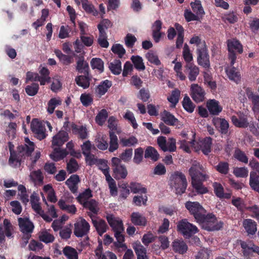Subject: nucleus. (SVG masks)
I'll return each mask as SVG.
<instances>
[{
    "mask_svg": "<svg viewBox=\"0 0 259 259\" xmlns=\"http://www.w3.org/2000/svg\"><path fill=\"white\" fill-rule=\"evenodd\" d=\"M76 69L80 73L88 74L89 66L88 63L84 60L83 57H79L77 61Z\"/></svg>",
    "mask_w": 259,
    "mask_h": 259,
    "instance_id": "nucleus-36",
    "label": "nucleus"
},
{
    "mask_svg": "<svg viewBox=\"0 0 259 259\" xmlns=\"http://www.w3.org/2000/svg\"><path fill=\"white\" fill-rule=\"evenodd\" d=\"M18 223L20 230L23 233L32 232L34 226L28 219L20 218L18 219Z\"/></svg>",
    "mask_w": 259,
    "mask_h": 259,
    "instance_id": "nucleus-18",
    "label": "nucleus"
},
{
    "mask_svg": "<svg viewBox=\"0 0 259 259\" xmlns=\"http://www.w3.org/2000/svg\"><path fill=\"white\" fill-rule=\"evenodd\" d=\"M131 220L136 226H145L147 224V219L139 212H133L131 215Z\"/></svg>",
    "mask_w": 259,
    "mask_h": 259,
    "instance_id": "nucleus-22",
    "label": "nucleus"
},
{
    "mask_svg": "<svg viewBox=\"0 0 259 259\" xmlns=\"http://www.w3.org/2000/svg\"><path fill=\"white\" fill-rule=\"evenodd\" d=\"M92 196V191L90 189H87L83 192L80 193L76 197V199L78 202L82 205L89 201Z\"/></svg>",
    "mask_w": 259,
    "mask_h": 259,
    "instance_id": "nucleus-39",
    "label": "nucleus"
},
{
    "mask_svg": "<svg viewBox=\"0 0 259 259\" xmlns=\"http://www.w3.org/2000/svg\"><path fill=\"white\" fill-rule=\"evenodd\" d=\"M190 4L193 12L196 14L201 16L204 14L201 2L199 0H195V2H191Z\"/></svg>",
    "mask_w": 259,
    "mask_h": 259,
    "instance_id": "nucleus-54",
    "label": "nucleus"
},
{
    "mask_svg": "<svg viewBox=\"0 0 259 259\" xmlns=\"http://www.w3.org/2000/svg\"><path fill=\"white\" fill-rule=\"evenodd\" d=\"M183 56L187 63H191V61L193 60V56L190 52L189 47L187 44H185L184 46Z\"/></svg>",
    "mask_w": 259,
    "mask_h": 259,
    "instance_id": "nucleus-64",
    "label": "nucleus"
},
{
    "mask_svg": "<svg viewBox=\"0 0 259 259\" xmlns=\"http://www.w3.org/2000/svg\"><path fill=\"white\" fill-rule=\"evenodd\" d=\"M177 227L178 231L186 237H190L198 231L197 227L189 223L186 219L180 221Z\"/></svg>",
    "mask_w": 259,
    "mask_h": 259,
    "instance_id": "nucleus-6",
    "label": "nucleus"
},
{
    "mask_svg": "<svg viewBox=\"0 0 259 259\" xmlns=\"http://www.w3.org/2000/svg\"><path fill=\"white\" fill-rule=\"evenodd\" d=\"M111 166L113 176L115 179H124L126 177L127 170L125 166L121 164L120 159L118 157H113L111 159Z\"/></svg>",
    "mask_w": 259,
    "mask_h": 259,
    "instance_id": "nucleus-4",
    "label": "nucleus"
},
{
    "mask_svg": "<svg viewBox=\"0 0 259 259\" xmlns=\"http://www.w3.org/2000/svg\"><path fill=\"white\" fill-rule=\"evenodd\" d=\"M227 46L229 51V57L231 60V65L233 66L236 59L234 51L241 54L243 52L242 46L240 42L236 39H231L227 40Z\"/></svg>",
    "mask_w": 259,
    "mask_h": 259,
    "instance_id": "nucleus-5",
    "label": "nucleus"
},
{
    "mask_svg": "<svg viewBox=\"0 0 259 259\" xmlns=\"http://www.w3.org/2000/svg\"><path fill=\"white\" fill-rule=\"evenodd\" d=\"M243 226L246 232L249 234H254L257 230L256 223L252 220H245Z\"/></svg>",
    "mask_w": 259,
    "mask_h": 259,
    "instance_id": "nucleus-40",
    "label": "nucleus"
},
{
    "mask_svg": "<svg viewBox=\"0 0 259 259\" xmlns=\"http://www.w3.org/2000/svg\"><path fill=\"white\" fill-rule=\"evenodd\" d=\"M245 92L248 99L251 101L253 106V109H259V95L255 94L249 88H246Z\"/></svg>",
    "mask_w": 259,
    "mask_h": 259,
    "instance_id": "nucleus-26",
    "label": "nucleus"
},
{
    "mask_svg": "<svg viewBox=\"0 0 259 259\" xmlns=\"http://www.w3.org/2000/svg\"><path fill=\"white\" fill-rule=\"evenodd\" d=\"M143 149L141 148H138L135 150L134 156L133 161L137 164H139L143 160Z\"/></svg>",
    "mask_w": 259,
    "mask_h": 259,
    "instance_id": "nucleus-61",
    "label": "nucleus"
},
{
    "mask_svg": "<svg viewBox=\"0 0 259 259\" xmlns=\"http://www.w3.org/2000/svg\"><path fill=\"white\" fill-rule=\"evenodd\" d=\"M185 207L193 214L195 220L197 222L201 218L205 210L198 202L187 201L185 203Z\"/></svg>",
    "mask_w": 259,
    "mask_h": 259,
    "instance_id": "nucleus-7",
    "label": "nucleus"
},
{
    "mask_svg": "<svg viewBox=\"0 0 259 259\" xmlns=\"http://www.w3.org/2000/svg\"><path fill=\"white\" fill-rule=\"evenodd\" d=\"M25 144L23 146H20L19 151L22 152V155L29 156L34 150V143L30 141L28 138H25Z\"/></svg>",
    "mask_w": 259,
    "mask_h": 259,
    "instance_id": "nucleus-24",
    "label": "nucleus"
},
{
    "mask_svg": "<svg viewBox=\"0 0 259 259\" xmlns=\"http://www.w3.org/2000/svg\"><path fill=\"white\" fill-rule=\"evenodd\" d=\"M54 52L64 65H68L73 62V60L72 56L63 54L59 50H55Z\"/></svg>",
    "mask_w": 259,
    "mask_h": 259,
    "instance_id": "nucleus-42",
    "label": "nucleus"
},
{
    "mask_svg": "<svg viewBox=\"0 0 259 259\" xmlns=\"http://www.w3.org/2000/svg\"><path fill=\"white\" fill-rule=\"evenodd\" d=\"M172 247L174 251L180 254H184L188 249L187 244L182 239L175 240L172 242Z\"/></svg>",
    "mask_w": 259,
    "mask_h": 259,
    "instance_id": "nucleus-25",
    "label": "nucleus"
},
{
    "mask_svg": "<svg viewBox=\"0 0 259 259\" xmlns=\"http://www.w3.org/2000/svg\"><path fill=\"white\" fill-rule=\"evenodd\" d=\"M130 187L132 192L135 194H145L147 192V189L139 183L134 182L131 183Z\"/></svg>",
    "mask_w": 259,
    "mask_h": 259,
    "instance_id": "nucleus-55",
    "label": "nucleus"
},
{
    "mask_svg": "<svg viewBox=\"0 0 259 259\" xmlns=\"http://www.w3.org/2000/svg\"><path fill=\"white\" fill-rule=\"evenodd\" d=\"M62 101L60 98H52L48 103L47 111L50 114H52L55 108L58 106L61 105Z\"/></svg>",
    "mask_w": 259,
    "mask_h": 259,
    "instance_id": "nucleus-46",
    "label": "nucleus"
},
{
    "mask_svg": "<svg viewBox=\"0 0 259 259\" xmlns=\"http://www.w3.org/2000/svg\"><path fill=\"white\" fill-rule=\"evenodd\" d=\"M103 173L106 177V180L108 182L110 193L112 196H116L117 195V189L115 181L111 177L107 169H104Z\"/></svg>",
    "mask_w": 259,
    "mask_h": 259,
    "instance_id": "nucleus-20",
    "label": "nucleus"
},
{
    "mask_svg": "<svg viewBox=\"0 0 259 259\" xmlns=\"http://www.w3.org/2000/svg\"><path fill=\"white\" fill-rule=\"evenodd\" d=\"M161 119L165 124L176 126L177 128H181L183 126L182 122L180 121L169 112L164 110L160 113Z\"/></svg>",
    "mask_w": 259,
    "mask_h": 259,
    "instance_id": "nucleus-9",
    "label": "nucleus"
},
{
    "mask_svg": "<svg viewBox=\"0 0 259 259\" xmlns=\"http://www.w3.org/2000/svg\"><path fill=\"white\" fill-rule=\"evenodd\" d=\"M106 219L110 227L112 228L114 232V235L116 234H118V235L122 234L124 231V228L121 220L114 217L113 215L111 214H108L106 215Z\"/></svg>",
    "mask_w": 259,
    "mask_h": 259,
    "instance_id": "nucleus-10",
    "label": "nucleus"
},
{
    "mask_svg": "<svg viewBox=\"0 0 259 259\" xmlns=\"http://www.w3.org/2000/svg\"><path fill=\"white\" fill-rule=\"evenodd\" d=\"M191 180L201 179L205 180L206 175L204 171V168L199 162L195 161L193 162L192 166L189 170Z\"/></svg>",
    "mask_w": 259,
    "mask_h": 259,
    "instance_id": "nucleus-8",
    "label": "nucleus"
},
{
    "mask_svg": "<svg viewBox=\"0 0 259 259\" xmlns=\"http://www.w3.org/2000/svg\"><path fill=\"white\" fill-rule=\"evenodd\" d=\"M197 62L198 64L202 66L204 68H209L210 63L206 48L197 52Z\"/></svg>",
    "mask_w": 259,
    "mask_h": 259,
    "instance_id": "nucleus-17",
    "label": "nucleus"
},
{
    "mask_svg": "<svg viewBox=\"0 0 259 259\" xmlns=\"http://www.w3.org/2000/svg\"><path fill=\"white\" fill-rule=\"evenodd\" d=\"M199 220L197 222L202 228L208 231L219 230L223 226V223L219 221L215 215L211 213L207 215L204 213Z\"/></svg>",
    "mask_w": 259,
    "mask_h": 259,
    "instance_id": "nucleus-2",
    "label": "nucleus"
},
{
    "mask_svg": "<svg viewBox=\"0 0 259 259\" xmlns=\"http://www.w3.org/2000/svg\"><path fill=\"white\" fill-rule=\"evenodd\" d=\"M233 157L239 161L247 163L248 158L245 153L239 149H236L233 154Z\"/></svg>",
    "mask_w": 259,
    "mask_h": 259,
    "instance_id": "nucleus-50",
    "label": "nucleus"
},
{
    "mask_svg": "<svg viewBox=\"0 0 259 259\" xmlns=\"http://www.w3.org/2000/svg\"><path fill=\"white\" fill-rule=\"evenodd\" d=\"M39 201V198L37 194L35 192H33L30 196V203L32 209L37 214L42 213V209Z\"/></svg>",
    "mask_w": 259,
    "mask_h": 259,
    "instance_id": "nucleus-27",
    "label": "nucleus"
},
{
    "mask_svg": "<svg viewBox=\"0 0 259 259\" xmlns=\"http://www.w3.org/2000/svg\"><path fill=\"white\" fill-rule=\"evenodd\" d=\"M234 175L238 178H246L248 174V170L245 167H236L233 169Z\"/></svg>",
    "mask_w": 259,
    "mask_h": 259,
    "instance_id": "nucleus-59",
    "label": "nucleus"
},
{
    "mask_svg": "<svg viewBox=\"0 0 259 259\" xmlns=\"http://www.w3.org/2000/svg\"><path fill=\"white\" fill-rule=\"evenodd\" d=\"M67 170L69 174L76 171L79 168V165L75 159L71 158L67 163Z\"/></svg>",
    "mask_w": 259,
    "mask_h": 259,
    "instance_id": "nucleus-63",
    "label": "nucleus"
},
{
    "mask_svg": "<svg viewBox=\"0 0 259 259\" xmlns=\"http://www.w3.org/2000/svg\"><path fill=\"white\" fill-rule=\"evenodd\" d=\"M170 180V185L175 188L177 194H182L185 192L187 182L185 176L182 172H175L171 175Z\"/></svg>",
    "mask_w": 259,
    "mask_h": 259,
    "instance_id": "nucleus-3",
    "label": "nucleus"
},
{
    "mask_svg": "<svg viewBox=\"0 0 259 259\" xmlns=\"http://www.w3.org/2000/svg\"><path fill=\"white\" fill-rule=\"evenodd\" d=\"M73 197H69L67 199H61L59 200L58 204L60 208L63 210L67 211L71 214H75L76 211V208L74 205H69L67 203L71 202L73 199Z\"/></svg>",
    "mask_w": 259,
    "mask_h": 259,
    "instance_id": "nucleus-15",
    "label": "nucleus"
},
{
    "mask_svg": "<svg viewBox=\"0 0 259 259\" xmlns=\"http://www.w3.org/2000/svg\"><path fill=\"white\" fill-rule=\"evenodd\" d=\"M131 60L132 61L135 67L139 70H144L145 69V66L143 63V60L142 57L139 56H133L131 57Z\"/></svg>",
    "mask_w": 259,
    "mask_h": 259,
    "instance_id": "nucleus-52",
    "label": "nucleus"
},
{
    "mask_svg": "<svg viewBox=\"0 0 259 259\" xmlns=\"http://www.w3.org/2000/svg\"><path fill=\"white\" fill-rule=\"evenodd\" d=\"M88 74L85 75H79L75 78L76 84L83 89L88 88L90 86V79L88 77Z\"/></svg>",
    "mask_w": 259,
    "mask_h": 259,
    "instance_id": "nucleus-43",
    "label": "nucleus"
},
{
    "mask_svg": "<svg viewBox=\"0 0 259 259\" xmlns=\"http://www.w3.org/2000/svg\"><path fill=\"white\" fill-rule=\"evenodd\" d=\"M83 208H86L90 211L89 214L92 215L91 213L96 214L99 211V207L98 202L95 199H91L87 202L82 205Z\"/></svg>",
    "mask_w": 259,
    "mask_h": 259,
    "instance_id": "nucleus-28",
    "label": "nucleus"
},
{
    "mask_svg": "<svg viewBox=\"0 0 259 259\" xmlns=\"http://www.w3.org/2000/svg\"><path fill=\"white\" fill-rule=\"evenodd\" d=\"M159 155L157 151L152 147H148L145 152V157L150 158L154 161H157L159 158Z\"/></svg>",
    "mask_w": 259,
    "mask_h": 259,
    "instance_id": "nucleus-48",
    "label": "nucleus"
},
{
    "mask_svg": "<svg viewBox=\"0 0 259 259\" xmlns=\"http://www.w3.org/2000/svg\"><path fill=\"white\" fill-rule=\"evenodd\" d=\"M134 248L137 255V259H148L146 249L140 243H135Z\"/></svg>",
    "mask_w": 259,
    "mask_h": 259,
    "instance_id": "nucleus-38",
    "label": "nucleus"
},
{
    "mask_svg": "<svg viewBox=\"0 0 259 259\" xmlns=\"http://www.w3.org/2000/svg\"><path fill=\"white\" fill-rule=\"evenodd\" d=\"M185 73L188 75L189 79L193 81L196 79L199 73V69L193 63H187L185 66Z\"/></svg>",
    "mask_w": 259,
    "mask_h": 259,
    "instance_id": "nucleus-14",
    "label": "nucleus"
},
{
    "mask_svg": "<svg viewBox=\"0 0 259 259\" xmlns=\"http://www.w3.org/2000/svg\"><path fill=\"white\" fill-rule=\"evenodd\" d=\"M115 237L116 238L117 241L114 243V244L116 248L118 249V251H123L127 249V246L125 243L124 237L122 234L118 235V234H115Z\"/></svg>",
    "mask_w": 259,
    "mask_h": 259,
    "instance_id": "nucleus-41",
    "label": "nucleus"
},
{
    "mask_svg": "<svg viewBox=\"0 0 259 259\" xmlns=\"http://www.w3.org/2000/svg\"><path fill=\"white\" fill-rule=\"evenodd\" d=\"M62 252L67 259H78L77 251L71 246H65L63 248Z\"/></svg>",
    "mask_w": 259,
    "mask_h": 259,
    "instance_id": "nucleus-33",
    "label": "nucleus"
},
{
    "mask_svg": "<svg viewBox=\"0 0 259 259\" xmlns=\"http://www.w3.org/2000/svg\"><path fill=\"white\" fill-rule=\"evenodd\" d=\"M31 129L35 135V137L39 140L45 139L47 136L45 126L36 119H33L32 120L31 122Z\"/></svg>",
    "mask_w": 259,
    "mask_h": 259,
    "instance_id": "nucleus-11",
    "label": "nucleus"
},
{
    "mask_svg": "<svg viewBox=\"0 0 259 259\" xmlns=\"http://www.w3.org/2000/svg\"><path fill=\"white\" fill-rule=\"evenodd\" d=\"M249 185L253 190L259 192V176L254 171L250 173Z\"/></svg>",
    "mask_w": 259,
    "mask_h": 259,
    "instance_id": "nucleus-35",
    "label": "nucleus"
},
{
    "mask_svg": "<svg viewBox=\"0 0 259 259\" xmlns=\"http://www.w3.org/2000/svg\"><path fill=\"white\" fill-rule=\"evenodd\" d=\"M80 180L77 175H72L68 179L65 184L68 186L70 191L73 194L77 193L78 189V184Z\"/></svg>",
    "mask_w": 259,
    "mask_h": 259,
    "instance_id": "nucleus-16",
    "label": "nucleus"
},
{
    "mask_svg": "<svg viewBox=\"0 0 259 259\" xmlns=\"http://www.w3.org/2000/svg\"><path fill=\"white\" fill-rule=\"evenodd\" d=\"M190 44L194 45L197 47V52L206 48L205 41L202 40L198 36L192 37L190 40Z\"/></svg>",
    "mask_w": 259,
    "mask_h": 259,
    "instance_id": "nucleus-45",
    "label": "nucleus"
},
{
    "mask_svg": "<svg viewBox=\"0 0 259 259\" xmlns=\"http://www.w3.org/2000/svg\"><path fill=\"white\" fill-rule=\"evenodd\" d=\"M190 91L191 97L196 102L199 103L204 100L205 92L198 84H192L190 87Z\"/></svg>",
    "mask_w": 259,
    "mask_h": 259,
    "instance_id": "nucleus-13",
    "label": "nucleus"
},
{
    "mask_svg": "<svg viewBox=\"0 0 259 259\" xmlns=\"http://www.w3.org/2000/svg\"><path fill=\"white\" fill-rule=\"evenodd\" d=\"M39 79L38 81L40 82V85H45L46 82L51 81V77L49 76L50 71L45 67H40L39 70Z\"/></svg>",
    "mask_w": 259,
    "mask_h": 259,
    "instance_id": "nucleus-32",
    "label": "nucleus"
},
{
    "mask_svg": "<svg viewBox=\"0 0 259 259\" xmlns=\"http://www.w3.org/2000/svg\"><path fill=\"white\" fill-rule=\"evenodd\" d=\"M180 94V91L176 89L171 92L170 96L167 98L168 101L171 104L172 107H175L178 103Z\"/></svg>",
    "mask_w": 259,
    "mask_h": 259,
    "instance_id": "nucleus-49",
    "label": "nucleus"
},
{
    "mask_svg": "<svg viewBox=\"0 0 259 259\" xmlns=\"http://www.w3.org/2000/svg\"><path fill=\"white\" fill-rule=\"evenodd\" d=\"M108 115V114L107 110L104 109H102L98 113L95 118L96 122L99 125H102L106 120Z\"/></svg>",
    "mask_w": 259,
    "mask_h": 259,
    "instance_id": "nucleus-56",
    "label": "nucleus"
},
{
    "mask_svg": "<svg viewBox=\"0 0 259 259\" xmlns=\"http://www.w3.org/2000/svg\"><path fill=\"white\" fill-rule=\"evenodd\" d=\"M91 65L93 69H97L101 72L104 70V63L100 58L92 59Z\"/></svg>",
    "mask_w": 259,
    "mask_h": 259,
    "instance_id": "nucleus-60",
    "label": "nucleus"
},
{
    "mask_svg": "<svg viewBox=\"0 0 259 259\" xmlns=\"http://www.w3.org/2000/svg\"><path fill=\"white\" fill-rule=\"evenodd\" d=\"M109 68L114 74H119L121 72V63L119 60H115L110 63Z\"/></svg>",
    "mask_w": 259,
    "mask_h": 259,
    "instance_id": "nucleus-51",
    "label": "nucleus"
},
{
    "mask_svg": "<svg viewBox=\"0 0 259 259\" xmlns=\"http://www.w3.org/2000/svg\"><path fill=\"white\" fill-rule=\"evenodd\" d=\"M231 120L234 125L238 127L245 128L249 125L247 118L244 115H240L239 118L235 116H232Z\"/></svg>",
    "mask_w": 259,
    "mask_h": 259,
    "instance_id": "nucleus-30",
    "label": "nucleus"
},
{
    "mask_svg": "<svg viewBox=\"0 0 259 259\" xmlns=\"http://www.w3.org/2000/svg\"><path fill=\"white\" fill-rule=\"evenodd\" d=\"M112 82L108 80H105L97 87L96 92L100 96H101L104 95L108 90L111 87Z\"/></svg>",
    "mask_w": 259,
    "mask_h": 259,
    "instance_id": "nucleus-37",
    "label": "nucleus"
},
{
    "mask_svg": "<svg viewBox=\"0 0 259 259\" xmlns=\"http://www.w3.org/2000/svg\"><path fill=\"white\" fill-rule=\"evenodd\" d=\"M39 238L41 241L46 243L52 242L55 239L54 236L46 231H44L40 233Z\"/></svg>",
    "mask_w": 259,
    "mask_h": 259,
    "instance_id": "nucleus-57",
    "label": "nucleus"
},
{
    "mask_svg": "<svg viewBox=\"0 0 259 259\" xmlns=\"http://www.w3.org/2000/svg\"><path fill=\"white\" fill-rule=\"evenodd\" d=\"M227 75L230 79L238 82L240 79V74L235 67L228 68L226 69Z\"/></svg>",
    "mask_w": 259,
    "mask_h": 259,
    "instance_id": "nucleus-44",
    "label": "nucleus"
},
{
    "mask_svg": "<svg viewBox=\"0 0 259 259\" xmlns=\"http://www.w3.org/2000/svg\"><path fill=\"white\" fill-rule=\"evenodd\" d=\"M183 106L187 111L190 113H192L195 108V105L193 104L190 98L187 95L184 98Z\"/></svg>",
    "mask_w": 259,
    "mask_h": 259,
    "instance_id": "nucleus-58",
    "label": "nucleus"
},
{
    "mask_svg": "<svg viewBox=\"0 0 259 259\" xmlns=\"http://www.w3.org/2000/svg\"><path fill=\"white\" fill-rule=\"evenodd\" d=\"M207 107L210 114L218 115L222 110V108L219 105L218 101L211 100L207 102Z\"/></svg>",
    "mask_w": 259,
    "mask_h": 259,
    "instance_id": "nucleus-29",
    "label": "nucleus"
},
{
    "mask_svg": "<svg viewBox=\"0 0 259 259\" xmlns=\"http://www.w3.org/2000/svg\"><path fill=\"white\" fill-rule=\"evenodd\" d=\"M213 124L216 127L220 128V132L222 134H226L229 128V123L224 118L219 117L214 118L212 120Z\"/></svg>",
    "mask_w": 259,
    "mask_h": 259,
    "instance_id": "nucleus-21",
    "label": "nucleus"
},
{
    "mask_svg": "<svg viewBox=\"0 0 259 259\" xmlns=\"http://www.w3.org/2000/svg\"><path fill=\"white\" fill-rule=\"evenodd\" d=\"M96 146L101 150H105L108 148V143L106 136L98 137L95 140Z\"/></svg>",
    "mask_w": 259,
    "mask_h": 259,
    "instance_id": "nucleus-53",
    "label": "nucleus"
},
{
    "mask_svg": "<svg viewBox=\"0 0 259 259\" xmlns=\"http://www.w3.org/2000/svg\"><path fill=\"white\" fill-rule=\"evenodd\" d=\"M146 57L150 63L156 65H159L161 63L157 55L152 51L148 52L146 54Z\"/></svg>",
    "mask_w": 259,
    "mask_h": 259,
    "instance_id": "nucleus-62",
    "label": "nucleus"
},
{
    "mask_svg": "<svg viewBox=\"0 0 259 259\" xmlns=\"http://www.w3.org/2000/svg\"><path fill=\"white\" fill-rule=\"evenodd\" d=\"M201 179L192 180L191 184L193 188L195 190L196 192L199 194H203L208 192V189L202 184Z\"/></svg>",
    "mask_w": 259,
    "mask_h": 259,
    "instance_id": "nucleus-31",
    "label": "nucleus"
},
{
    "mask_svg": "<svg viewBox=\"0 0 259 259\" xmlns=\"http://www.w3.org/2000/svg\"><path fill=\"white\" fill-rule=\"evenodd\" d=\"M89 224L84 219L80 220L74 224V233L78 237L85 235L90 230Z\"/></svg>",
    "mask_w": 259,
    "mask_h": 259,
    "instance_id": "nucleus-12",
    "label": "nucleus"
},
{
    "mask_svg": "<svg viewBox=\"0 0 259 259\" xmlns=\"http://www.w3.org/2000/svg\"><path fill=\"white\" fill-rule=\"evenodd\" d=\"M92 220L94 226L96 228L99 234L101 236L106 231L108 226L104 220L98 219L97 220L94 219L93 215L89 214Z\"/></svg>",
    "mask_w": 259,
    "mask_h": 259,
    "instance_id": "nucleus-19",
    "label": "nucleus"
},
{
    "mask_svg": "<svg viewBox=\"0 0 259 259\" xmlns=\"http://www.w3.org/2000/svg\"><path fill=\"white\" fill-rule=\"evenodd\" d=\"M109 136L110 140L109 151L111 152H113L118 148V139L114 132H110Z\"/></svg>",
    "mask_w": 259,
    "mask_h": 259,
    "instance_id": "nucleus-47",
    "label": "nucleus"
},
{
    "mask_svg": "<svg viewBox=\"0 0 259 259\" xmlns=\"http://www.w3.org/2000/svg\"><path fill=\"white\" fill-rule=\"evenodd\" d=\"M211 144V139L210 137H207L200 141V149L205 155H207L210 152Z\"/></svg>",
    "mask_w": 259,
    "mask_h": 259,
    "instance_id": "nucleus-34",
    "label": "nucleus"
},
{
    "mask_svg": "<svg viewBox=\"0 0 259 259\" xmlns=\"http://www.w3.org/2000/svg\"><path fill=\"white\" fill-rule=\"evenodd\" d=\"M69 139L68 133L64 131H60L53 137L52 145L53 152L50 155L53 160L58 161L63 159L68 154L65 149H61L62 146Z\"/></svg>",
    "mask_w": 259,
    "mask_h": 259,
    "instance_id": "nucleus-1",
    "label": "nucleus"
},
{
    "mask_svg": "<svg viewBox=\"0 0 259 259\" xmlns=\"http://www.w3.org/2000/svg\"><path fill=\"white\" fill-rule=\"evenodd\" d=\"M71 126L73 133L77 135L80 139L83 140L88 137V133L85 126H78L73 123L71 124Z\"/></svg>",
    "mask_w": 259,
    "mask_h": 259,
    "instance_id": "nucleus-23",
    "label": "nucleus"
}]
</instances>
